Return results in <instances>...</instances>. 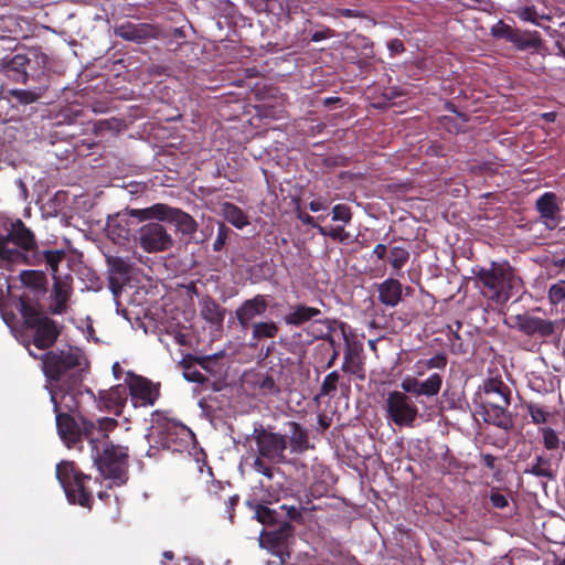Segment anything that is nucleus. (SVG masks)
<instances>
[{
    "label": "nucleus",
    "instance_id": "9",
    "mask_svg": "<svg viewBox=\"0 0 565 565\" xmlns=\"http://www.w3.org/2000/svg\"><path fill=\"white\" fill-rule=\"evenodd\" d=\"M56 478L70 503L92 509L93 494L86 484L92 480L89 475L82 472L74 461H62L56 466Z\"/></svg>",
    "mask_w": 565,
    "mask_h": 565
},
{
    "label": "nucleus",
    "instance_id": "59",
    "mask_svg": "<svg viewBox=\"0 0 565 565\" xmlns=\"http://www.w3.org/2000/svg\"><path fill=\"white\" fill-rule=\"evenodd\" d=\"M334 35V31L330 28H323L321 31H316L311 34L310 40L312 42H320L322 40L332 38Z\"/></svg>",
    "mask_w": 565,
    "mask_h": 565
},
{
    "label": "nucleus",
    "instance_id": "60",
    "mask_svg": "<svg viewBox=\"0 0 565 565\" xmlns=\"http://www.w3.org/2000/svg\"><path fill=\"white\" fill-rule=\"evenodd\" d=\"M223 500L226 505V512L230 515V520L233 521V518H234L233 511L239 502V495L238 494L228 495L227 499H223Z\"/></svg>",
    "mask_w": 565,
    "mask_h": 565
},
{
    "label": "nucleus",
    "instance_id": "7",
    "mask_svg": "<svg viewBox=\"0 0 565 565\" xmlns=\"http://www.w3.org/2000/svg\"><path fill=\"white\" fill-rule=\"evenodd\" d=\"M253 439L257 448V455L252 463L253 469L268 480H271L276 472L282 473L280 468L275 467L287 461V440L282 434L260 426L254 428Z\"/></svg>",
    "mask_w": 565,
    "mask_h": 565
},
{
    "label": "nucleus",
    "instance_id": "23",
    "mask_svg": "<svg viewBox=\"0 0 565 565\" xmlns=\"http://www.w3.org/2000/svg\"><path fill=\"white\" fill-rule=\"evenodd\" d=\"M535 210L546 225L552 223L556 227L562 223L561 205L558 198L554 192H544L535 201Z\"/></svg>",
    "mask_w": 565,
    "mask_h": 565
},
{
    "label": "nucleus",
    "instance_id": "34",
    "mask_svg": "<svg viewBox=\"0 0 565 565\" xmlns=\"http://www.w3.org/2000/svg\"><path fill=\"white\" fill-rule=\"evenodd\" d=\"M166 205L163 203H156L149 207L146 209H130L127 210L125 213L132 218L138 220L139 222H143L147 220H159L163 221L164 217V211Z\"/></svg>",
    "mask_w": 565,
    "mask_h": 565
},
{
    "label": "nucleus",
    "instance_id": "29",
    "mask_svg": "<svg viewBox=\"0 0 565 565\" xmlns=\"http://www.w3.org/2000/svg\"><path fill=\"white\" fill-rule=\"evenodd\" d=\"M322 315L321 310L309 307L305 303H297L284 316L282 320L287 326L300 327L310 320H316Z\"/></svg>",
    "mask_w": 565,
    "mask_h": 565
},
{
    "label": "nucleus",
    "instance_id": "62",
    "mask_svg": "<svg viewBox=\"0 0 565 565\" xmlns=\"http://www.w3.org/2000/svg\"><path fill=\"white\" fill-rule=\"evenodd\" d=\"M387 47L392 54H401L405 51V45L402 40L393 39L387 43Z\"/></svg>",
    "mask_w": 565,
    "mask_h": 565
},
{
    "label": "nucleus",
    "instance_id": "17",
    "mask_svg": "<svg viewBox=\"0 0 565 565\" xmlns=\"http://www.w3.org/2000/svg\"><path fill=\"white\" fill-rule=\"evenodd\" d=\"M79 393V386H73L72 382L62 383L56 388H52L50 397L55 416L60 414H79L77 401V394Z\"/></svg>",
    "mask_w": 565,
    "mask_h": 565
},
{
    "label": "nucleus",
    "instance_id": "57",
    "mask_svg": "<svg viewBox=\"0 0 565 565\" xmlns=\"http://www.w3.org/2000/svg\"><path fill=\"white\" fill-rule=\"evenodd\" d=\"M516 29L511 28L508 24L500 22L495 28L492 29V34L495 38H502L509 41V35L514 33Z\"/></svg>",
    "mask_w": 565,
    "mask_h": 565
},
{
    "label": "nucleus",
    "instance_id": "13",
    "mask_svg": "<svg viewBox=\"0 0 565 565\" xmlns=\"http://www.w3.org/2000/svg\"><path fill=\"white\" fill-rule=\"evenodd\" d=\"M126 387L136 407L153 406L160 396V384L141 375L128 373Z\"/></svg>",
    "mask_w": 565,
    "mask_h": 565
},
{
    "label": "nucleus",
    "instance_id": "35",
    "mask_svg": "<svg viewBox=\"0 0 565 565\" xmlns=\"http://www.w3.org/2000/svg\"><path fill=\"white\" fill-rule=\"evenodd\" d=\"M524 473H530L539 478H546L548 480L555 479L551 459L546 456H537L535 458V462L530 468H526Z\"/></svg>",
    "mask_w": 565,
    "mask_h": 565
},
{
    "label": "nucleus",
    "instance_id": "8",
    "mask_svg": "<svg viewBox=\"0 0 565 565\" xmlns=\"http://www.w3.org/2000/svg\"><path fill=\"white\" fill-rule=\"evenodd\" d=\"M82 358L83 353L76 347L51 350L41 356L44 375L52 382H72L73 386H81L84 376Z\"/></svg>",
    "mask_w": 565,
    "mask_h": 565
},
{
    "label": "nucleus",
    "instance_id": "53",
    "mask_svg": "<svg viewBox=\"0 0 565 565\" xmlns=\"http://www.w3.org/2000/svg\"><path fill=\"white\" fill-rule=\"evenodd\" d=\"M352 218L351 209L347 204H337L332 209V220L349 223Z\"/></svg>",
    "mask_w": 565,
    "mask_h": 565
},
{
    "label": "nucleus",
    "instance_id": "26",
    "mask_svg": "<svg viewBox=\"0 0 565 565\" xmlns=\"http://www.w3.org/2000/svg\"><path fill=\"white\" fill-rule=\"evenodd\" d=\"M53 280V303L51 305L50 310L53 315H63L67 311V302L73 291L72 277L67 275L64 279L61 277H55Z\"/></svg>",
    "mask_w": 565,
    "mask_h": 565
},
{
    "label": "nucleus",
    "instance_id": "37",
    "mask_svg": "<svg viewBox=\"0 0 565 565\" xmlns=\"http://www.w3.org/2000/svg\"><path fill=\"white\" fill-rule=\"evenodd\" d=\"M21 282L34 291L43 292L45 290L46 277L42 271L24 270L20 275Z\"/></svg>",
    "mask_w": 565,
    "mask_h": 565
},
{
    "label": "nucleus",
    "instance_id": "21",
    "mask_svg": "<svg viewBox=\"0 0 565 565\" xmlns=\"http://www.w3.org/2000/svg\"><path fill=\"white\" fill-rule=\"evenodd\" d=\"M127 398L128 392L126 385H115L109 390L98 392V408L100 411L113 413L116 416H120L124 407L126 406Z\"/></svg>",
    "mask_w": 565,
    "mask_h": 565
},
{
    "label": "nucleus",
    "instance_id": "16",
    "mask_svg": "<svg viewBox=\"0 0 565 565\" xmlns=\"http://www.w3.org/2000/svg\"><path fill=\"white\" fill-rule=\"evenodd\" d=\"M294 530L289 522L282 521L276 529L262 534V545L284 561L285 555L289 556L288 541L292 536Z\"/></svg>",
    "mask_w": 565,
    "mask_h": 565
},
{
    "label": "nucleus",
    "instance_id": "10",
    "mask_svg": "<svg viewBox=\"0 0 565 565\" xmlns=\"http://www.w3.org/2000/svg\"><path fill=\"white\" fill-rule=\"evenodd\" d=\"M535 311H540V308L513 317V328L526 335L532 342V347L529 348L530 351H534L533 348L539 349L543 343H548L558 338V321L536 316L534 315Z\"/></svg>",
    "mask_w": 565,
    "mask_h": 565
},
{
    "label": "nucleus",
    "instance_id": "2",
    "mask_svg": "<svg viewBox=\"0 0 565 565\" xmlns=\"http://www.w3.org/2000/svg\"><path fill=\"white\" fill-rule=\"evenodd\" d=\"M90 456L100 476L113 486H125L129 479L128 448L115 445L106 437H97L90 445Z\"/></svg>",
    "mask_w": 565,
    "mask_h": 565
},
{
    "label": "nucleus",
    "instance_id": "36",
    "mask_svg": "<svg viewBox=\"0 0 565 565\" xmlns=\"http://www.w3.org/2000/svg\"><path fill=\"white\" fill-rule=\"evenodd\" d=\"M279 327L274 321H259L252 324V338L255 341L276 338Z\"/></svg>",
    "mask_w": 565,
    "mask_h": 565
},
{
    "label": "nucleus",
    "instance_id": "49",
    "mask_svg": "<svg viewBox=\"0 0 565 565\" xmlns=\"http://www.w3.org/2000/svg\"><path fill=\"white\" fill-rule=\"evenodd\" d=\"M231 234L232 230L228 226H226L224 223H218L216 238L213 242V250L221 252L224 248Z\"/></svg>",
    "mask_w": 565,
    "mask_h": 565
},
{
    "label": "nucleus",
    "instance_id": "25",
    "mask_svg": "<svg viewBox=\"0 0 565 565\" xmlns=\"http://www.w3.org/2000/svg\"><path fill=\"white\" fill-rule=\"evenodd\" d=\"M286 430L282 436L287 440V448L289 447L290 454H303L312 448L309 441L308 430L297 422H287L285 424Z\"/></svg>",
    "mask_w": 565,
    "mask_h": 565
},
{
    "label": "nucleus",
    "instance_id": "14",
    "mask_svg": "<svg viewBox=\"0 0 565 565\" xmlns=\"http://www.w3.org/2000/svg\"><path fill=\"white\" fill-rule=\"evenodd\" d=\"M140 247L147 253L168 250L173 245L172 236L166 227L157 222H150L139 228Z\"/></svg>",
    "mask_w": 565,
    "mask_h": 565
},
{
    "label": "nucleus",
    "instance_id": "19",
    "mask_svg": "<svg viewBox=\"0 0 565 565\" xmlns=\"http://www.w3.org/2000/svg\"><path fill=\"white\" fill-rule=\"evenodd\" d=\"M65 252L63 249H45L38 250V246L29 252H24L25 262L14 263V265L41 266L45 264L46 268L51 270L52 277H58V265L65 259Z\"/></svg>",
    "mask_w": 565,
    "mask_h": 565
},
{
    "label": "nucleus",
    "instance_id": "3",
    "mask_svg": "<svg viewBox=\"0 0 565 565\" xmlns=\"http://www.w3.org/2000/svg\"><path fill=\"white\" fill-rule=\"evenodd\" d=\"M36 247L35 234L21 218L0 213V263L4 267L25 262L24 252Z\"/></svg>",
    "mask_w": 565,
    "mask_h": 565
},
{
    "label": "nucleus",
    "instance_id": "4",
    "mask_svg": "<svg viewBox=\"0 0 565 565\" xmlns=\"http://www.w3.org/2000/svg\"><path fill=\"white\" fill-rule=\"evenodd\" d=\"M472 274L483 296L501 305L509 301L513 289L521 284V278L507 260L491 262L489 268L478 266Z\"/></svg>",
    "mask_w": 565,
    "mask_h": 565
},
{
    "label": "nucleus",
    "instance_id": "20",
    "mask_svg": "<svg viewBox=\"0 0 565 565\" xmlns=\"http://www.w3.org/2000/svg\"><path fill=\"white\" fill-rule=\"evenodd\" d=\"M371 257H375L377 260H386L392 269L398 274L408 263L411 253L407 246H387L380 243L373 248Z\"/></svg>",
    "mask_w": 565,
    "mask_h": 565
},
{
    "label": "nucleus",
    "instance_id": "22",
    "mask_svg": "<svg viewBox=\"0 0 565 565\" xmlns=\"http://www.w3.org/2000/svg\"><path fill=\"white\" fill-rule=\"evenodd\" d=\"M268 308L266 296L256 295L250 299H246L236 310L235 317L242 329L246 330L252 327L253 320L263 316Z\"/></svg>",
    "mask_w": 565,
    "mask_h": 565
},
{
    "label": "nucleus",
    "instance_id": "64",
    "mask_svg": "<svg viewBox=\"0 0 565 565\" xmlns=\"http://www.w3.org/2000/svg\"><path fill=\"white\" fill-rule=\"evenodd\" d=\"M338 17H344V18H361L363 17V13L359 10L353 9H337L335 10Z\"/></svg>",
    "mask_w": 565,
    "mask_h": 565
},
{
    "label": "nucleus",
    "instance_id": "63",
    "mask_svg": "<svg viewBox=\"0 0 565 565\" xmlns=\"http://www.w3.org/2000/svg\"><path fill=\"white\" fill-rule=\"evenodd\" d=\"M280 509L287 511V516L291 521H300L302 519L301 510H299L296 507L288 508L287 505L284 504L280 507Z\"/></svg>",
    "mask_w": 565,
    "mask_h": 565
},
{
    "label": "nucleus",
    "instance_id": "24",
    "mask_svg": "<svg viewBox=\"0 0 565 565\" xmlns=\"http://www.w3.org/2000/svg\"><path fill=\"white\" fill-rule=\"evenodd\" d=\"M362 352L363 348L361 344L347 342L341 370L344 373H349L354 375L356 379L364 381L366 374Z\"/></svg>",
    "mask_w": 565,
    "mask_h": 565
},
{
    "label": "nucleus",
    "instance_id": "55",
    "mask_svg": "<svg viewBox=\"0 0 565 565\" xmlns=\"http://www.w3.org/2000/svg\"><path fill=\"white\" fill-rule=\"evenodd\" d=\"M419 385H420V381H418L416 377H406L401 383L403 393L414 394L417 396H420Z\"/></svg>",
    "mask_w": 565,
    "mask_h": 565
},
{
    "label": "nucleus",
    "instance_id": "48",
    "mask_svg": "<svg viewBox=\"0 0 565 565\" xmlns=\"http://www.w3.org/2000/svg\"><path fill=\"white\" fill-rule=\"evenodd\" d=\"M542 434L543 445L547 450H555L559 447V438L557 433L551 427L540 429Z\"/></svg>",
    "mask_w": 565,
    "mask_h": 565
},
{
    "label": "nucleus",
    "instance_id": "18",
    "mask_svg": "<svg viewBox=\"0 0 565 565\" xmlns=\"http://www.w3.org/2000/svg\"><path fill=\"white\" fill-rule=\"evenodd\" d=\"M106 262L109 267V289L114 296H119L130 280L134 264L129 258L119 256H107Z\"/></svg>",
    "mask_w": 565,
    "mask_h": 565
},
{
    "label": "nucleus",
    "instance_id": "31",
    "mask_svg": "<svg viewBox=\"0 0 565 565\" xmlns=\"http://www.w3.org/2000/svg\"><path fill=\"white\" fill-rule=\"evenodd\" d=\"M509 42H511L519 50L526 49H539L542 46V39L537 31H521L515 30L514 33L509 35Z\"/></svg>",
    "mask_w": 565,
    "mask_h": 565
},
{
    "label": "nucleus",
    "instance_id": "27",
    "mask_svg": "<svg viewBox=\"0 0 565 565\" xmlns=\"http://www.w3.org/2000/svg\"><path fill=\"white\" fill-rule=\"evenodd\" d=\"M379 301L386 306L396 307L403 296V285L395 278H387L377 285Z\"/></svg>",
    "mask_w": 565,
    "mask_h": 565
},
{
    "label": "nucleus",
    "instance_id": "58",
    "mask_svg": "<svg viewBox=\"0 0 565 565\" xmlns=\"http://www.w3.org/2000/svg\"><path fill=\"white\" fill-rule=\"evenodd\" d=\"M490 502L492 507L497 509H504L509 504L507 497L499 492H492L490 494Z\"/></svg>",
    "mask_w": 565,
    "mask_h": 565
},
{
    "label": "nucleus",
    "instance_id": "33",
    "mask_svg": "<svg viewBox=\"0 0 565 565\" xmlns=\"http://www.w3.org/2000/svg\"><path fill=\"white\" fill-rule=\"evenodd\" d=\"M221 210L223 217L238 230L244 228L250 223L248 215L232 202H223L221 204Z\"/></svg>",
    "mask_w": 565,
    "mask_h": 565
},
{
    "label": "nucleus",
    "instance_id": "5",
    "mask_svg": "<svg viewBox=\"0 0 565 565\" xmlns=\"http://www.w3.org/2000/svg\"><path fill=\"white\" fill-rule=\"evenodd\" d=\"M56 429L63 443L72 448L86 439L89 446L97 437H106L118 423L110 417L98 418L93 422L81 414H60L55 416Z\"/></svg>",
    "mask_w": 565,
    "mask_h": 565
},
{
    "label": "nucleus",
    "instance_id": "12",
    "mask_svg": "<svg viewBox=\"0 0 565 565\" xmlns=\"http://www.w3.org/2000/svg\"><path fill=\"white\" fill-rule=\"evenodd\" d=\"M386 419L398 427H413L418 417V407L407 394L393 391L385 401Z\"/></svg>",
    "mask_w": 565,
    "mask_h": 565
},
{
    "label": "nucleus",
    "instance_id": "52",
    "mask_svg": "<svg viewBox=\"0 0 565 565\" xmlns=\"http://www.w3.org/2000/svg\"><path fill=\"white\" fill-rule=\"evenodd\" d=\"M426 369L430 370H445L448 359L444 352H439L429 359H424Z\"/></svg>",
    "mask_w": 565,
    "mask_h": 565
},
{
    "label": "nucleus",
    "instance_id": "41",
    "mask_svg": "<svg viewBox=\"0 0 565 565\" xmlns=\"http://www.w3.org/2000/svg\"><path fill=\"white\" fill-rule=\"evenodd\" d=\"M443 385V376L438 373H433L428 379L420 382V395L427 397L436 396Z\"/></svg>",
    "mask_w": 565,
    "mask_h": 565
},
{
    "label": "nucleus",
    "instance_id": "43",
    "mask_svg": "<svg viewBox=\"0 0 565 565\" xmlns=\"http://www.w3.org/2000/svg\"><path fill=\"white\" fill-rule=\"evenodd\" d=\"M11 96L22 105H29L39 100L43 95V89L30 90V89H12L10 90Z\"/></svg>",
    "mask_w": 565,
    "mask_h": 565
},
{
    "label": "nucleus",
    "instance_id": "46",
    "mask_svg": "<svg viewBox=\"0 0 565 565\" xmlns=\"http://www.w3.org/2000/svg\"><path fill=\"white\" fill-rule=\"evenodd\" d=\"M461 327L462 323L460 321H456V330H452L451 327H449L451 332V337L449 338L450 347L455 354H466L468 352V347L463 343L461 335L459 334Z\"/></svg>",
    "mask_w": 565,
    "mask_h": 565
},
{
    "label": "nucleus",
    "instance_id": "28",
    "mask_svg": "<svg viewBox=\"0 0 565 565\" xmlns=\"http://www.w3.org/2000/svg\"><path fill=\"white\" fill-rule=\"evenodd\" d=\"M163 221L174 223L178 231L184 235H192L198 230L196 221L186 212L166 205Z\"/></svg>",
    "mask_w": 565,
    "mask_h": 565
},
{
    "label": "nucleus",
    "instance_id": "1",
    "mask_svg": "<svg viewBox=\"0 0 565 565\" xmlns=\"http://www.w3.org/2000/svg\"><path fill=\"white\" fill-rule=\"evenodd\" d=\"M17 308L21 315L24 333L20 341L25 348L33 344L39 350H47L57 341L63 326L51 319L42 309L36 299H32L26 292L18 298ZM29 350L30 355L34 356Z\"/></svg>",
    "mask_w": 565,
    "mask_h": 565
},
{
    "label": "nucleus",
    "instance_id": "15",
    "mask_svg": "<svg viewBox=\"0 0 565 565\" xmlns=\"http://www.w3.org/2000/svg\"><path fill=\"white\" fill-rule=\"evenodd\" d=\"M114 34L125 41L140 44L162 38L163 30L158 24L153 23H134L126 21L114 28Z\"/></svg>",
    "mask_w": 565,
    "mask_h": 565
},
{
    "label": "nucleus",
    "instance_id": "45",
    "mask_svg": "<svg viewBox=\"0 0 565 565\" xmlns=\"http://www.w3.org/2000/svg\"><path fill=\"white\" fill-rule=\"evenodd\" d=\"M525 408L531 416V420L535 425L547 423L550 413L541 405L534 403H526Z\"/></svg>",
    "mask_w": 565,
    "mask_h": 565
},
{
    "label": "nucleus",
    "instance_id": "51",
    "mask_svg": "<svg viewBox=\"0 0 565 565\" xmlns=\"http://www.w3.org/2000/svg\"><path fill=\"white\" fill-rule=\"evenodd\" d=\"M319 233L322 236H329L332 239L339 241V242H345L349 238V233L345 232V230L342 226H335L331 228H327L324 226L319 227Z\"/></svg>",
    "mask_w": 565,
    "mask_h": 565
},
{
    "label": "nucleus",
    "instance_id": "44",
    "mask_svg": "<svg viewBox=\"0 0 565 565\" xmlns=\"http://www.w3.org/2000/svg\"><path fill=\"white\" fill-rule=\"evenodd\" d=\"M547 298L551 306L557 307L565 301V280L559 279L552 284L547 290Z\"/></svg>",
    "mask_w": 565,
    "mask_h": 565
},
{
    "label": "nucleus",
    "instance_id": "30",
    "mask_svg": "<svg viewBox=\"0 0 565 565\" xmlns=\"http://www.w3.org/2000/svg\"><path fill=\"white\" fill-rule=\"evenodd\" d=\"M107 231L109 237L114 241H129L132 236L129 216L126 213H118L113 220L108 221Z\"/></svg>",
    "mask_w": 565,
    "mask_h": 565
},
{
    "label": "nucleus",
    "instance_id": "11",
    "mask_svg": "<svg viewBox=\"0 0 565 565\" xmlns=\"http://www.w3.org/2000/svg\"><path fill=\"white\" fill-rule=\"evenodd\" d=\"M46 60V55L36 50L17 53L0 61V72L13 82L24 84L30 76L29 71L34 68L33 65H45Z\"/></svg>",
    "mask_w": 565,
    "mask_h": 565
},
{
    "label": "nucleus",
    "instance_id": "50",
    "mask_svg": "<svg viewBox=\"0 0 565 565\" xmlns=\"http://www.w3.org/2000/svg\"><path fill=\"white\" fill-rule=\"evenodd\" d=\"M183 376L188 382L204 384L209 379L191 364L184 365Z\"/></svg>",
    "mask_w": 565,
    "mask_h": 565
},
{
    "label": "nucleus",
    "instance_id": "42",
    "mask_svg": "<svg viewBox=\"0 0 565 565\" xmlns=\"http://www.w3.org/2000/svg\"><path fill=\"white\" fill-rule=\"evenodd\" d=\"M255 516L257 521L264 525L280 524L278 516L279 513L275 509H270L264 504H257L255 508Z\"/></svg>",
    "mask_w": 565,
    "mask_h": 565
},
{
    "label": "nucleus",
    "instance_id": "38",
    "mask_svg": "<svg viewBox=\"0 0 565 565\" xmlns=\"http://www.w3.org/2000/svg\"><path fill=\"white\" fill-rule=\"evenodd\" d=\"M446 109H448L451 113L457 114V116L461 119V124H458L457 119L451 116H443L440 118V125L447 131H449L451 134H458L462 129V124L468 121V117L462 113H458L456 109V106L451 103L446 104Z\"/></svg>",
    "mask_w": 565,
    "mask_h": 565
},
{
    "label": "nucleus",
    "instance_id": "6",
    "mask_svg": "<svg viewBox=\"0 0 565 565\" xmlns=\"http://www.w3.org/2000/svg\"><path fill=\"white\" fill-rule=\"evenodd\" d=\"M483 397L480 412L483 422L509 431L514 426L511 404V390L499 376L489 377L481 387Z\"/></svg>",
    "mask_w": 565,
    "mask_h": 565
},
{
    "label": "nucleus",
    "instance_id": "39",
    "mask_svg": "<svg viewBox=\"0 0 565 565\" xmlns=\"http://www.w3.org/2000/svg\"><path fill=\"white\" fill-rule=\"evenodd\" d=\"M514 14L524 22H531L535 25H541L540 20H550V15L539 13L535 6H520L514 10Z\"/></svg>",
    "mask_w": 565,
    "mask_h": 565
},
{
    "label": "nucleus",
    "instance_id": "61",
    "mask_svg": "<svg viewBox=\"0 0 565 565\" xmlns=\"http://www.w3.org/2000/svg\"><path fill=\"white\" fill-rule=\"evenodd\" d=\"M298 218L308 226H311L313 228H317L319 231V227H322L321 225H318L315 217L306 212L299 211L297 214Z\"/></svg>",
    "mask_w": 565,
    "mask_h": 565
},
{
    "label": "nucleus",
    "instance_id": "40",
    "mask_svg": "<svg viewBox=\"0 0 565 565\" xmlns=\"http://www.w3.org/2000/svg\"><path fill=\"white\" fill-rule=\"evenodd\" d=\"M333 331V328L331 327V321L327 318L323 319H316L311 327H310V333L316 339H328L330 344L334 345V339L330 335V333Z\"/></svg>",
    "mask_w": 565,
    "mask_h": 565
},
{
    "label": "nucleus",
    "instance_id": "56",
    "mask_svg": "<svg viewBox=\"0 0 565 565\" xmlns=\"http://www.w3.org/2000/svg\"><path fill=\"white\" fill-rule=\"evenodd\" d=\"M224 490V484L218 480H212L206 488L207 495L212 500L221 501L223 500L222 491Z\"/></svg>",
    "mask_w": 565,
    "mask_h": 565
},
{
    "label": "nucleus",
    "instance_id": "32",
    "mask_svg": "<svg viewBox=\"0 0 565 565\" xmlns=\"http://www.w3.org/2000/svg\"><path fill=\"white\" fill-rule=\"evenodd\" d=\"M201 316L212 324L222 326L225 318V309L212 297L205 296L201 301Z\"/></svg>",
    "mask_w": 565,
    "mask_h": 565
},
{
    "label": "nucleus",
    "instance_id": "54",
    "mask_svg": "<svg viewBox=\"0 0 565 565\" xmlns=\"http://www.w3.org/2000/svg\"><path fill=\"white\" fill-rule=\"evenodd\" d=\"M257 387L264 395L275 394L278 393L279 391L271 375H266L262 380H259L257 382Z\"/></svg>",
    "mask_w": 565,
    "mask_h": 565
},
{
    "label": "nucleus",
    "instance_id": "47",
    "mask_svg": "<svg viewBox=\"0 0 565 565\" xmlns=\"http://www.w3.org/2000/svg\"><path fill=\"white\" fill-rule=\"evenodd\" d=\"M340 374L338 371H332L324 379L320 386V396H332L337 392Z\"/></svg>",
    "mask_w": 565,
    "mask_h": 565
}]
</instances>
